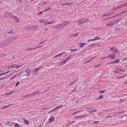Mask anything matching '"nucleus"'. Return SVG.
<instances>
[{
	"label": "nucleus",
	"mask_w": 127,
	"mask_h": 127,
	"mask_svg": "<svg viewBox=\"0 0 127 127\" xmlns=\"http://www.w3.org/2000/svg\"><path fill=\"white\" fill-rule=\"evenodd\" d=\"M76 89H75L74 90V91H72L71 92V93H73V92H75V91H76Z\"/></svg>",
	"instance_id": "obj_55"
},
{
	"label": "nucleus",
	"mask_w": 127,
	"mask_h": 127,
	"mask_svg": "<svg viewBox=\"0 0 127 127\" xmlns=\"http://www.w3.org/2000/svg\"><path fill=\"white\" fill-rule=\"evenodd\" d=\"M127 59V58H125L123 60V62L125 60H126Z\"/></svg>",
	"instance_id": "obj_64"
},
{
	"label": "nucleus",
	"mask_w": 127,
	"mask_h": 127,
	"mask_svg": "<svg viewBox=\"0 0 127 127\" xmlns=\"http://www.w3.org/2000/svg\"><path fill=\"white\" fill-rule=\"evenodd\" d=\"M103 97V96L102 95H101L99 97V98H102Z\"/></svg>",
	"instance_id": "obj_60"
},
{
	"label": "nucleus",
	"mask_w": 127,
	"mask_h": 127,
	"mask_svg": "<svg viewBox=\"0 0 127 127\" xmlns=\"http://www.w3.org/2000/svg\"><path fill=\"white\" fill-rule=\"evenodd\" d=\"M95 58V57H94L93 58H92V59H90V60H89V61H88L87 62H89L90 61H91L92 60H93V59H94Z\"/></svg>",
	"instance_id": "obj_53"
},
{
	"label": "nucleus",
	"mask_w": 127,
	"mask_h": 127,
	"mask_svg": "<svg viewBox=\"0 0 127 127\" xmlns=\"http://www.w3.org/2000/svg\"><path fill=\"white\" fill-rule=\"evenodd\" d=\"M109 57L112 59H114L115 58V54L114 53L109 54Z\"/></svg>",
	"instance_id": "obj_9"
},
{
	"label": "nucleus",
	"mask_w": 127,
	"mask_h": 127,
	"mask_svg": "<svg viewBox=\"0 0 127 127\" xmlns=\"http://www.w3.org/2000/svg\"><path fill=\"white\" fill-rule=\"evenodd\" d=\"M127 75L126 74L123 76H117L116 77L117 79H119L123 78H124L126 77Z\"/></svg>",
	"instance_id": "obj_12"
},
{
	"label": "nucleus",
	"mask_w": 127,
	"mask_h": 127,
	"mask_svg": "<svg viewBox=\"0 0 127 127\" xmlns=\"http://www.w3.org/2000/svg\"><path fill=\"white\" fill-rule=\"evenodd\" d=\"M109 58H110V57H109V55L108 56H107V57H105V58H106V59H108Z\"/></svg>",
	"instance_id": "obj_59"
},
{
	"label": "nucleus",
	"mask_w": 127,
	"mask_h": 127,
	"mask_svg": "<svg viewBox=\"0 0 127 127\" xmlns=\"http://www.w3.org/2000/svg\"><path fill=\"white\" fill-rule=\"evenodd\" d=\"M3 44H4L3 42L2 43H0V47L4 46L3 45Z\"/></svg>",
	"instance_id": "obj_32"
},
{
	"label": "nucleus",
	"mask_w": 127,
	"mask_h": 127,
	"mask_svg": "<svg viewBox=\"0 0 127 127\" xmlns=\"http://www.w3.org/2000/svg\"><path fill=\"white\" fill-rule=\"evenodd\" d=\"M92 111L93 112H95L96 111V110H95V109H94L92 110Z\"/></svg>",
	"instance_id": "obj_54"
},
{
	"label": "nucleus",
	"mask_w": 127,
	"mask_h": 127,
	"mask_svg": "<svg viewBox=\"0 0 127 127\" xmlns=\"http://www.w3.org/2000/svg\"><path fill=\"white\" fill-rule=\"evenodd\" d=\"M87 112H89V113L90 114L91 113H93L92 111L91 110H90V111H87Z\"/></svg>",
	"instance_id": "obj_44"
},
{
	"label": "nucleus",
	"mask_w": 127,
	"mask_h": 127,
	"mask_svg": "<svg viewBox=\"0 0 127 127\" xmlns=\"http://www.w3.org/2000/svg\"><path fill=\"white\" fill-rule=\"evenodd\" d=\"M31 70H29L27 69L25 70V72L27 73V74L29 75L30 73L31 72Z\"/></svg>",
	"instance_id": "obj_16"
},
{
	"label": "nucleus",
	"mask_w": 127,
	"mask_h": 127,
	"mask_svg": "<svg viewBox=\"0 0 127 127\" xmlns=\"http://www.w3.org/2000/svg\"><path fill=\"white\" fill-rule=\"evenodd\" d=\"M45 41H42L40 42V43L39 44V45H40L41 44H43V43Z\"/></svg>",
	"instance_id": "obj_43"
},
{
	"label": "nucleus",
	"mask_w": 127,
	"mask_h": 127,
	"mask_svg": "<svg viewBox=\"0 0 127 127\" xmlns=\"http://www.w3.org/2000/svg\"><path fill=\"white\" fill-rule=\"evenodd\" d=\"M45 20H44V21H43V23H44L43 24L44 26H45L46 25H45V23H47V21H48V19H45Z\"/></svg>",
	"instance_id": "obj_18"
},
{
	"label": "nucleus",
	"mask_w": 127,
	"mask_h": 127,
	"mask_svg": "<svg viewBox=\"0 0 127 127\" xmlns=\"http://www.w3.org/2000/svg\"><path fill=\"white\" fill-rule=\"evenodd\" d=\"M10 122H6L5 123V124L7 125H8L9 124Z\"/></svg>",
	"instance_id": "obj_51"
},
{
	"label": "nucleus",
	"mask_w": 127,
	"mask_h": 127,
	"mask_svg": "<svg viewBox=\"0 0 127 127\" xmlns=\"http://www.w3.org/2000/svg\"><path fill=\"white\" fill-rule=\"evenodd\" d=\"M68 123L69 124V125H70V124H71L73 123L74 122H75V121H73V122H71V121H68Z\"/></svg>",
	"instance_id": "obj_33"
},
{
	"label": "nucleus",
	"mask_w": 127,
	"mask_h": 127,
	"mask_svg": "<svg viewBox=\"0 0 127 127\" xmlns=\"http://www.w3.org/2000/svg\"><path fill=\"white\" fill-rule=\"evenodd\" d=\"M14 64H13L10 66H7V68L8 69H10L11 68H14Z\"/></svg>",
	"instance_id": "obj_17"
},
{
	"label": "nucleus",
	"mask_w": 127,
	"mask_h": 127,
	"mask_svg": "<svg viewBox=\"0 0 127 127\" xmlns=\"http://www.w3.org/2000/svg\"><path fill=\"white\" fill-rule=\"evenodd\" d=\"M111 15V14L110 13H107V14H104L103 16H109Z\"/></svg>",
	"instance_id": "obj_27"
},
{
	"label": "nucleus",
	"mask_w": 127,
	"mask_h": 127,
	"mask_svg": "<svg viewBox=\"0 0 127 127\" xmlns=\"http://www.w3.org/2000/svg\"><path fill=\"white\" fill-rule=\"evenodd\" d=\"M40 68V67H38L37 68L34 69V70L35 72H37L38 71V70Z\"/></svg>",
	"instance_id": "obj_24"
},
{
	"label": "nucleus",
	"mask_w": 127,
	"mask_h": 127,
	"mask_svg": "<svg viewBox=\"0 0 127 127\" xmlns=\"http://www.w3.org/2000/svg\"><path fill=\"white\" fill-rule=\"evenodd\" d=\"M12 14L10 13L9 12H6L5 13V14L4 15V16L5 17H8L9 16L12 17Z\"/></svg>",
	"instance_id": "obj_6"
},
{
	"label": "nucleus",
	"mask_w": 127,
	"mask_h": 127,
	"mask_svg": "<svg viewBox=\"0 0 127 127\" xmlns=\"http://www.w3.org/2000/svg\"><path fill=\"white\" fill-rule=\"evenodd\" d=\"M56 109L55 108V109H53V110H52L53 112H53H56Z\"/></svg>",
	"instance_id": "obj_46"
},
{
	"label": "nucleus",
	"mask_w": 127,
	"mask_h": 127,
	"mask_svg": "<svg viewBox=\"0 0 127 127\" xmlns=\"http://www.w3.org/2000/svg\"><path fill=\"white\" fill-rule=\"evenodd\" d=\"M19 84V82H18L15 85V87H17L18 86Z\"/></svg>",
	"instance_id": "obj_34"
},
{
	"label": "nucleus",
	"mask_w": 127,
	"mask_h": 127,
	"mask_svg": "<svg viewBox=\"0 0 127 127\" xmlns=\"http://www.w3.org/2000/svg\"><path fill=\"white\" fill-rule=\"evenodd\" d=\"M105 90H104L103 91H99V92L101 93H103L105 92Z\"/></svg>",
	"instance_id": "obj_41"
},
{
	"label": "nucleus",
	"mask_w": 127,
	"mask_h": 127,
	"mask_svg": "<svg viewBox=\"0 0 127 127\" xmlns=\"http://www.w3.org/2000/svg\"><path fill=\"white\" fill-rule=\"evenodd\" d=\"M14 92H13V91H12V92H10L8 93H6L5 94V95H9V94H12L13 93H14Z\"/></svg>",
	"instance_id": "obj_19"
},
{
	"label": "nucleus",
	"mask_w": 127,
	"mask_h": 127,
	"mask_svg": "<svg viewBox=\"0 0 127 127\" xmlns=\"http://www.w3.org/2000/svg\"><path fill=\"white\" fill-rule=\"evenodd\" d=\"M5 78H0V80H3V79H5Z\"/></svg>",
	"instance_id": "obj_58"
},
{
	"label": "nucleus",
	"mask_w": 127,
	"mask_h": 127,
	"mask_svg": "<svg viewBox=\"0 0 127 127\" xmlns=\"http://www.w3.org/2000/svg\"><path fill=\"white\" fill-rule=\"evenodd\" d=\"M23 120H24V122H25V124L26 125H28V124H29V121L27 120L26 119H23Z\"/></svg>",
	"instance_id": "obj_15"
},
{
	"label": "nucleus",
	"mask_w": 127,
	"mask_h": 127,
	"mask_svg": "<svg viewBox=\"0 0 127 127\" xmlns=\"http://www.w3.org/2000/svg\"><path fill=\"white\" fill-rule=\"evenodd\" d=\"M10 105H7V106H4L3 107V108H6L7 107L10 106Z\"/></svg>",
	"instance_id": "obj_42"
},
{
	"label": "nucleus",
	"mask_w": 127,
	"mask_h": 127,
	"mask_svg": "<svg viewBox=\"0 0 127 127\" xmlns=\"http://www.w3.org/2000/svg\"><path fill=\"white\" fill-rule=\"evenodd\" d=\"M118 69L119 70L121 71L122 72H124L125 71V70H123V69H120V68H118Z\"/></svg>",
	"instance_id": "obj_30"
},
{
	"label": "nucleus",
	"mask_w": 127,
	"mask_h": 127,
	"mask_svg": "<svg viewBox=\"0 0 127 127\" xmlns=\"http://www.w3.org/2000/svg\"><path fill=\"white\" fill-rule=\"evenodd\" d=\"M66 53V52H64L62 53H61L60 54L57 55L55 56L54 57V58H56L58 57H59V56L61 57V56L64 53Z\"/></svg>",
	"instance_id": "obj_13"
},
{
	"label": "nucleus",
	"mask_w": 127,
	"mask_h": 127,
	"mask_svg": "<svg viewBox=\"0 0 127 127\" xmlns=\"http://www.w3.org/2000/svg\"><path fill=\"white\" fill-rule=\"evenodd\" d=\"M82 112V111H79L77 112H75V113H74L73 114V115H75V114H76L77 113H78L79 112Z\"/></svg>",
	"instance_id": "obj_38"
},
{
	"label": "nucleus",
	"mask_w": 127,
	"mask_h": 127,
	"mask_svg": "<svg viewBox=\"0 0 127 127\" xmlns=\"http://www.w3.org/2000/svg\"><path fill=\"white\" fill-rule=\"evenodd\" d=\"M110 49L112 51L113 53H117L118 52L117 49L115 47L111 48Z\"/></svg>",
	"instance_id": "obj_10"
},
{
	"label": "nucleus",
	"mask_w": 127,
	"mask_h": 127,
	"mask_svg": "<svg viewBox=\"0 0 127 127\" xmlns=\"http://www.w3.org/2000/svg\"><path fill=\"white\" fill-rule=\"evenodd\" d=\"M64 26H63L62 23H60L58 25H56L54 26L55 28H57L60 30L63 29L64 27Z\"/></svg>",
	"instance_id": "obj_5"
},
{
	"label": "nucleus",
	"mask_w": 127,
	"mask_h": 127,
	"mask_svg": "<svg viewBox=\"0 0 127 127\" xmlns=\"http://www.w3.org/2000/svg\"><path fill=\"white\" fill-rule=\"evenodd\" d=\"M15 127H21V126L18 124L16 123L15 125Z\"/></svg>",
	"instance_id": "obj_22"
},
{
	"label": "nucleus",
	"mask_w": 127,
	"mask_h": 127,
	"mask_svg": "<svg viewBox=\"0 0 127 127\" xmlns=\"http://www.w3.org/2000/svg\"><path fill=\"white\" fill-rule=\"evenodd\" d=\"M88 21V19H87L83 18L78 21V25H80L82 23L87 22Z\"/></svg>",
	"instance_id": "obj_3"
},
{
	"label": "nucleus",
	"mask_w": 127,
	"mask_h": 127,
	"mask_svg": "<svg viewBox=\"0 0 127 127\" xmlns=\"http://www.w3.org/2000/svg\"><path fill=\"white\" fill-rule=\"evenodd\" d=\"M5 74V73H0V76L3 74Z\"/></svg>",
	"instance_id": "obj_52"
},
{
	"label": "nucleus",
	"mask_w": 127,
	"mask_h": 127,
	"mask_svg": "<svg viewBox=\"0 0 127 127\" xmlns=\"http://www.w3.org/2000/svg\"><path fill=\"white\" fill-rule=\"evenodd\" d=\"M13 39V38H12L11 39H6L5 41L3 42V45L4 46H5L6 45H7L8 44H9V43L11 42H12V41H13V40H12Z\"/></svg>",
	"instance_id": "obj_2"
},
{
	"label": "nucleus",
	"mask_w": 127,
	"mask_h": 127,
	"mask_svg": "<svg viewBox=\"0 0 127 127\" xmlns=\"http://www.w3.org/2000/svg\"><path fill=\"white\" fill-rule=\"evenodd\" d=\"M70 22L69 21H64L62 22V24H63V26L64 27L66 25H68L70 23Z\"/></svg>",
	"instance_id": "obj_8"
},
{
	"label": "nucleus",
	"mask_w": 127,
	"mask_h": 127,
	"mask_svg": "<svg viewBox=\"0 0 127 127\" xmlns=\"http://www.w3.org/2000/svg\"><path fill=\"white\" fill-rule=\"evenodd\" d=\"M62 106V105L59 106L58 107L56 108H55L56 109V111H57V110H58Z\"/></svg>",
	"instance_id": "obj_25"
},
{
	"label": "nucleus",
	"mask_w": 127,
	"mask_h": 127,
	"mask_svg": "<svg viewBox=\"0 0 127 127\" xmlns=\"http://www.w3.org/2000/svg\"><path fill=\"white\" fill-rule=\"evenodd\" d=\"M114 63V62H110L109 64H113Z\"/></svg>",
	"instance_id": "obj_56"
},
{
	"label": "nucleus",
	"mask_w": 127,
	"mask_h": 127,
	"mask_svg": "<svg viewBox=\"0 0 127 127\" xmlns=\"http://www.w3.org/2000/svg\"><path fill=\"white\" fill-rule=\"evenodd\" d=\"M77 81V80H75L74 81H73L72 82V83H73V84H74V83H75Z\"/></svg>",
	"instance_id": "obj_49"
},
{
	"label": "nucleus",
	"mask_w": 127,
	"mask_h": 127,
	"mask_svg": "<svg viewBox=\"0 0 127 127\" xmlns=\"http://www.w3.org/2000/svg\"><path fill=\"white\" fill-rule=\"evenodd\" d=\"M120 20L119 19H117V20H115L112 21H110L109 22L107 23L106 24V25L107 26H112L115 24H116Z\"/></svg>",
	"instance_id": "obj_1"
},
{
	"label": "nucleus",
	"mask_w": 127,
	"mask_h": 127,
	"mask_svg": "<svg viewBox=\"0 0 127 127\" xmlns=\"http://www.w3.org/2000/svg\"><path fill=\"white\" fill-rule=\"evenodd\" d=\"M71 58V56H69L64 61L62 62H61V64L63 65L65 64L66 62H67L68 60L70 59Z\"/></svg>",
	"instance_id": "obj_4"
},
{
	"label": "nucleus",
	"mask_w": 127,
	"mask_h": 127,
	"mask_svg": "<svg viewBox=\"0 0 127 127\" xmlns=\"http://www.w3.org/2000/svg\"><path fill=\"white\" fill-rule=\"evenodd\" d=\"M105 58V57H103L101 58V59H106V58Z\"/></svg>",
	"instance_id": "obj_57"
},
{
	"label": "nucleus",
	"mask_w": 127,
	"mask_h": 127,
	"mask_svg": "<svg viewBox=\"0 0 127 127\" xmlns=\"http://www.w3.org/2000/svg\"><path fill=\"white\" fill-rule=\"evenodd\" d=\"M37 94V93H34L33 94H31V95H36Z\"/></svg>",
	"instance_id": "obj_39"
},
{
	"label": "nucleus",
	"mask_w": 127,
	"mask_h": 127,
	"mask_svg": "<svg viewBox=\"0 0 127 127\" xmlns=\"http://www.w3.org/2000/svg\"><path fill=\"white\" fill-rule=\"evenodd\" d=\"M50 23H51V22H47V23H45V25H46L48 24H50Z\"/></svg>",
	"instance_id": "obj_35"
},
{
	"label": "nucleus",
	"mask_w": 127,
	"mask_h": 127,
	"mask_svg": "<svg viewBox=\"0 0 127 127\" xmlns=\"http://www.w3.org/2000/svg\"><path fill=\"white\" fill-rule=\"evenodd\" d=\"M15 20L17 22H19L20 21V20L18 18L16 17L15 16Z\"/></svg>",
	"instance_id": "obj_23"
},
{
	"label": "nucleus",
	"mask_w": 127,
	"mask_h": 127,
	"mask_svg": "<svg viewBox=\"0 0 127 127\" xmlns=\"http://www.w3.org/2000/svg\"><path fill=\"white\" fill-rule=\"evenodd\" d=\"M119 60L118 59L117 60H115V61L114 62V64H117L118 63H119Z\"/></svg>",
	"instance_id": "obj_26"
},
{
	"label": "nucleus",
	"mask_w": 127,
	"mask_h": 127,
	"mask_svg": "<svg viewBox=\"0 0 127 127\" xmlns=\"http://www.w3.org/2000/svg\"><path fill=\"white\" fill-rule=\"evenodd\" d=\"M42 45H41V46H38L37 47H36L34 48V49H36L37 48H39L41 47H42Z\"/></svg>",
	"instance_id": "obj_37"
},
{
	"label": "nucleus",
	"mask_w": 127,
	"mask_h": 127,
	"mask_svg": "<svg viewBox=\"0 0 127 127\" xmlns=\"http://www.w3.org/2000/svg\"><path fill=\"white\" fill-rule=\"evenodd\" d=\"M33 49H34L33 48H30V49H27V50L28 51L29 50H31Z\"/></svg>",
	"instance_id": "obj_36"
},
{
	"label": "nucleus",
	"mask_w": 127,
	"mask_h": 127,
	"mask_svg": "<svg viewBox=\"0 0 127 127\" xmlns=\"http://www.w3.org/2000/svg\"><path fill=\"white\" fill-rule=\"evenodd\" d=\"M44 20H45V19H43L42 20H40L39 21L41 23H43V21H44Z\"/></svg>",
	"instance_id": "obj_29"
},
{
	"label": "nucleus",
	"mask_w": 127,
	"mask_h": 127,
	"mask_svg": "<svg viewBox=\"0 0 127 127\" xmlns=\"http://www.w3.org/2000/svg\"><path fill=\"white\" fill-rule=\"evenodd\" d=\"M73 84V83H72V82H71V83H70L69 85H68V86H70V85H72Z\"/></svg>",
	"instance_id": "obj_62"
},
{
	"label": "nucleus",
	"mask_w": 127,
	"mask_h": 127,
	"mask_svg": "<svg viewBox=\"0 0 127 127\" xmlns=\"http://www.w3.org/2000/svg\"><path fill=\"white\" fill-rule=\"evenodd\" d=\"M77 50V49H74V50L71 49L70 50L71 51V52H72V51H75Z\"/></svg>",
	"instance_id": "obj_48"
},
{
	"label": "nucleus",
	"mask_w": 127,
	"mask_h": 127,
	"mask_svg": "<svg viewBox=\"0 0 127 127\" xmlns=\"http://www.w3.org/2000/svg\"><path fill=\"white\" fill-rule=\"evenodd\" d=\"M121 30V28H118L117 29V31H120Z\"/></svg>",
	"instance_id": "obj_40"
},
{
	"label": "nucleus",
	"mask_w": 127,
	"mask_h": 127,
	"mask_svg": "<svg viewBox=\"0 0 127 127\" xmlns=\"http://www.w3.org/2000/svg\"><path fill=\"white\" fill-rule=\"evenodd\" d=\"M125 5H126V4L125 5V4H121V5L119 6H118L116 7L115 8H114V9H113L111 10L110 11L111 12L112 11L116 9H117L120 7H123L124 6H125Z\"/></svg>",
	"instance_id": "obj_7"
},
{
	"label": "nucleus",
	"mask_w": 127,
	"mask_h": 127,
	"mask_svg": "<svg viewBox=\"0 0 127 127\" xmlns=\"http://www.w3.org/2000/svg\"><path fill=\"white\" fill-rule=\"evenodd\" d=\"M77 35H78V33H75V34H74L73 35L74 36L76 37Z\"/></svg>",
	"instance_id": "obj_47"
},
{
	"label": "nucleus",
	"mask_w": 127,
	"mask_h": 127,
	"mask_svg": "<svg viewBox=\"0 0 127 127\" xmlns=\"http://www.w3.org/2000/svg\"><path fill=\"white\" fill-rule=\"evenodd\" d=\"M12 32V30L11 31H10V32H8L7 33L9 34H11Z\"/></svg>",
	"instance_id": "obj_45"
},
{
	"label": "nucleus",
	"mask_w": 127,
	"mask_h": 127,
	"mask_svg": "<svg viewBox=\"0 0 127 127\" xmlns=\"http://www.w3.org/2000/svg\"><path fill=\"white\" fill-rule=\"evenodd\" d=\"M55 120L54 118L53 117H51L49 119V122L50 123H51L52 121H54Z\"/></svg>",
	"instance_id": "obj_11"
},
{
	"label": "nucleus",
	"mask_w": 127,
	"mask_h": 127,
	"mask_svg": "<svg viewBox=\"0 0 127 127\" xmlns=\"http://www.w3.org/2000/svg\"><path fill=\"white\" fill-rule=\"evenodd\" d=\"M80 47L81 48H83V46L84 45V43H81L80 44Z\"/></svg>",
	"instance_id": "obj_20"
},
{
	"label": "nucleus",
	"mask_w": 127,
	"mask_h": 127,
	"mask_svg": "<svg viewBox=\"0 0 127 127\" xmlns=\"http://www.w3.org/2000/svg\"><path fill=\"white\" fill-rule=\"evenodd\" d=\"M99 122L98 121H95L94 122V123L95 124H96Z\"/></svg>",
	"instance_id": "obj_61"
},
{
	"label": "nucleus",
	"mask_w": 127,
	"mask_h": 127,
	"mask_svg": "<svg viewBox=\"0 0 127 127\" xmlns=\"http://www.w3.org/2000/svg\"><path fill=\"white\" fill-rule=\"evenodd\" d=\"M50 7L49 6V7L47 8L44 11H47L49 10H50L51 8H50Z\"/></svg>",
	"instance_id": "obj_28"
},
{
	"label": "nucleus",
	"mask_w": 127,
	"mask_h": 127,
	"mask_svg": "<svg viewBox=\"0 0 127 127\" xmlns=\"http://www.w3.org/2000/svg\"><path fill=\"white\" fill-rule=\"evenodd\" d=\"M22 65L23 64H21L20 65H17V64H14V67H15L16 68H18Z\"/></svg>",
	"instance_id": "obj_14"
},
{
	"label": "nucleus",
	"mask_w": 127,
	"mask_h": 127,
	"mask_svg": "<svg viewBox=\"0 0 127 127\" xmlns=\"http://www.w3.org/2000/svg\"><path fill=\"white\" fill-rule=\"evenodd\" d=\"M83 117V116H77L76 117H74L73 118L74 119H79L81 117Z\"/></svg>",
	"instance_id": "obj_21"
},
{
	"label": "nucleus",
	"mask_w": 127,
	"mask_h": 127,
	"mask_svg": "<svg viewBox=\"0 0 127 127\" xmlns=\"http://www.w3.org/2000/svg\"><path fill=\"white\" fill-rule=\"evenodd\" d=\"M77 81V80H75L74 81H73L72 82V83H73V84H74V83H75Z\"/></svg>",
	"instance_id": "obj_50"
},
{
	"label": "nucleus",
	"mask_w": 127,
	"mask_h": 127,
	"mask_svg": "<svg viewBox=\"0 0 127 127\" xmlns=\"http://www.w3.org/2000/svg\"><path fill=\"white\" fill-rule=\"evenodd\" d=\"M95 40H97V39L99 40V39H100V38H99V37L96 36V37H95Z\"/></svg>",
	"instance_id": "obj_31"
},
{
	"label": "nucleus",
	"mask_w": 127,
	"mask_h": 127,
	"mask_svg": "<svg viewBox=\"0 0 127 127\" xmlns=\"http://www.w3.org/2000/svg\"><path fill=\"white\" fill-rule=\"evenodd\" d=\"M53 112L52 111V110H51V111H49V112H48V113H50L52 112Z\"/></svg>",
	"instance_id": "obj_63"
}]
</instances>
